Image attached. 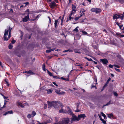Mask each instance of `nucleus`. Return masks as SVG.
<instances>
[{
  "instance_id": "nucleus-1",
  "label": "nucleus",
  "mask_w": 124,
  "mask_h": 124,
  "mask_svg": "<svg viewBox=\"0 0 124 124\" xmlns=\"http://www.w3.org/2000/svg\"><path fill=\"white\" fill-rule=\"evenodd\" d=\"M47 103L48 106V108H49L53 106L56 110H57L59 109V106H64L63 105L62 103L59 102L58 101H53L50 102L47 101Z\"/></svg>"
},
{
  "instance_id": "nucleus-2",
  "label": "nucleus",
  "mask_w": 124,
  "mask_h": 124,
  "mask_svg": "<svg viewBox=\"0 0 124 124\" xmlns=\"http://www.w3.org/2000/svg\"><path fill=\"white\" fill-rule=\"evenodd\" d=\"M61 107H62L61 109L59 110V113H68L70 115H71L73 114V113L71 111V109L69 107H67V109L68 110V111L65 110L64 111H63L62 109L63 107L62 106Z\"/></svg>"
},
{
  "instance_id": "nucleus-3",
  "label": "nucleus",
  "mask_w": 124,
  "mask_h": 124,
  "mask_svg": "<svg viewBox=\"0 0 124 124\" xmlns=\"http://www.w3.org/2000/svg\"><path fill=\"white\" fill-rule=\"evenodd\" d=\"M60 121L61 124H69L70 121V119L68 117L63 118Z\"/></svg>"
},
{
  "instance_id": "nucleus-4",
  "label": "nucleus",
  "mask_w": 124,
  "mask_h": 124,
  "mask_svg": "<svg viewBox=\"0 0 124 124\" xmlns=\"http://www.w3.org/2000/svg\"><path fill=\"white\" fill-rule=\"evenodd\" d=\"M119 18L120 19L122 20L124 18V12L122 14H116L113 16V18L114 19H117Z\"/></svg>"
},
{
  "instance_id": "nucleus-5",
  "label": "nucleus",
  "mask_w": 124,
  "mask_h": 124,
  "mask_svg": "<svg viewBox=\"0 0 124 124\" xmlns=\"http://www.w3.org/2000/svg\"><path fill=\"white\" fill-rule=\"evenodd\" d=\"M25 12H27V15L25 17L23 18V21L24 22H27L29 18V15L30 14V12L29 9H27V10L25 11Z\"/></svg>"
},
{
  "instance_id": "nucleus-6",
  "label": "nucleus",
  "mask_w": 124,
  "mask_h": 124,
  "mask_svg": "<svg viewBox=\"0 0 124 124\" xmlns=\"http://www.w3.org/2000/svg\"><path fill=\"white\" fill-rule=\"evenodd\" d=\"M9 35L8 36V37H6V36L8 35V31L7 29H6L5 31V33L4 34V39H8V38H10L11 37V31H9Z\"/></svg>"
},
{
  "instance_id": "nucleus-7",
  "label": "nucleus",
  "mask_w": 124,
  "mask_h": 124,
  "mask_svg": "<svg viewBox=\"0 0 124 124\" xmlns=\"http://www.w3.org/2000/svg\"><path fill=\"white\" fill-rule=\"evenodd\" d=\"M72 114H73V115L72 116V117L70 118V119L72 121H79L80 120V119L79 118L78 116V117H77L73 114V113Z\"/></svg>"
},
{
  "instance_id": "nucleus-8",
  "label": "nucleus",
  "mask_w": 124,
  "mask_h": 124,
  "mask_svg": "<svg viewBox=\"0 0 124 124\" xmlns=\"http://www.w3.org/2000/svg\"><path fill=\"white\" fill-rule=\"evenodd\" d=\"M91 11L92 12H95L97 13L100 12L101 10L99 8H92L91 9Z\"/></svg>"
},
{
  "instance_id": "nucleus-9",
  "label": "nucleus",
  "mask_w": 124,
  "mask_h": 124,
  "mask_svg": "<svg viewBox=\"0 0 124 124\" xmlns=\"http://www.w3.org/2000/svg\"><path fill=\"white\" fill-rule=\"evenodd\" d=\"M100 61L104 65H107L108 64L107 63L108 62V60L106 58L101 59Z\"/></svg>"
},
{
  "instance_id": "nucleus-10",
  "label": "nucleus",
  "mask_w": 124,
  "mask_h": 124,
  "mask_svg": "<svg viewBox=\"0 0 124 124\" xmlns=\"http://www.w3.org/2000/svg\"><path fill=\"white\" fill-rule=\"evenodd\" d=\"M56 6V3L54 2H51L49 5V6L51 8L53 9L54 7Z\"/></svg>"
},
{
  "instance_id": "nucleus-11",
  "label": "nucleus",
  "mask_w": 124,
  "mask_h": 124,
  "mask_svg": "<svg viewBox=\"0 0 124 124\" xmlns=\"http://www.w3.org/2000/svg\"><path fill=\"white\" fill-rule=\"evenodd\" d=\"M13 112L12 110L8 111L5 112L3 114V115L6 116L7 114H13Z\"/></svg>"
},
{
  "instance_id": "nucleus-12",
  "label": "nucleus",
  "mask_w": 124,
  "mask_h": 124,
  "mask_svg": "<svg viewBox=\"0 0 124 124\" xmlns=\"http://www.w3.org/2000/svg\"><path fill=\"white\" fill-rule=\"evenodd\" d=\"M110 43V44L114 45H116V44L114 39H109Z\"/></svg>"
},
{
  "instance_id": "nucleus-13",
  "label": "nucleus",
  "mask_w": 124,
  "mask_h": 124,
  "mask_svg": "<svg viewBox=\"0 0 124 124\" xmlns=\"http://www.w3.org/2000/svg\"><path fill=\"white\" fill-rule=\"evenodd\" d=\"M23 72L26 73L28 74H35V73L33 72L31 70H29L28 71H25V72Z\"/></svg>"
},
{
  "instance_id": "nucleus-14",
  "label": "nucleus",
  "mask_w": 124,
  "mask_h": 124,
  "mask_svg": "<svg viewBox=\"0 0 124 124\" xmlns=\"http://www.w3.org/2000/svg\"><path fill=\"white\" fill-rule=\"evenodd\" d=\"M78 116L79 118H84L86 117L85 115V114H80V115H78Z\"/></svg>"
},
{
  "instance_id": "nucleus-15",
  "label": "nucleus",
  "mask_w": 124,
  "mask_h": 124,
  "mask_svg": "<svg viewBox=\"0 0 124 124\" xmlns=\"http://www.w3.org/2000/svg\"><path fill=\"white\" fill-rule=\"evenodd\" d=\"M58 19L55 20H54V27L55 28H56L58 24Z\"/></svg>"
},
{
  "instance_id": "nucleus-16",
  "label": "nucleus",
  "mask_w": 124,
  "mask_h": 124,
  "mask_svg": "<svg viewBox=\"0 0 124 124\" xmlns=\"http://www.w3.org/2000/svg\"><path fill=\"white\" fill-rule=\"evenodd\" d=\"M116 36L117 37H120V38H121L122 37H124V35H121V34L120 33H116Z\"/></svg>"
},
{
  "instance_id": "nucleus-17",
  "label": "nucleus",
  "mask_w": 124,
  "mask_h": 124,
  "mask_svg": "<svg viewBox=\"0 0 124 124\" xmlns=\"http://www.w3.org/2000/svg\"><path fill=\"white\" fill-rule=\"evenodd\" d=\"M67 52H73V50L69 49L64 50L63 51V53H65Z\"/></svg>"
},
{
  "instance_id": "nucleus-18",
  "label": "nucleus",
  "mask_w": 124,
  "mask_h": 124,
  "mask_svg": "<svg viewBox=\"0 0 124 124\" xmlns=\"http://www.w3.org/2000/svg\"><path fill=\"white\" fill-rule=\"evenodd\" d=\"M111 100L110 101L108 102L106 104L104 105L103 106H108V105L110 104H113V102H112V103H111Z\"/></svg>"
},
{
  "instance_id": "nucleus-19",
  "label": "nucleus",
  "mask_w": 124,
  "mask_h": 124,
  "mask_svg": "<svg viewBox=\"0 0 124 124\" xmlns=\"http://www.w3.org/2000/svg\"><path fill=\"white\" fill-rule=\"evenodd\" d=\"M36 113L35 111H33L32 112V113L31 114V115L32 117H34L36 115Z\"/></svg>"
},
{
  "instance_id": "nucleus-20",
  "label": "nucleus",
  "mask_w": 124,
  "mask_h": 124,
  "mask_svg": "<svg viewBox=\"0 0 124 124\" xmlns=\"http://www.w3.org/2000/svg\"><path fill=\"white\" fill-rule=\"evenodd\" d=\"M61 78L62 79L66 80L67 81H69V79L68 78H64L63 77H62Z\"/></svg>"
},
{
  "instance_id": "nucleus-21",
  "label": "nucleus",
  "mask_w": 124,
  "mask_h": 124,
  "mask_svg": "<svg viewBox=\"0 0 124 124\" xmlns=\"http://www.w3.org/2000/svg\"><path fill=\"white\" fill-rule=\"evenodd\" d=\"M108 117L109 118H111V117H113V115L112 113L108 114Z\"/></svg>"
},
{
  "instance_id": "nucleus-22",
  "label": "nucleus",
  "mask_w": 124,
  "mask_h": 124,
  "mask_svg": "<svg viewBox=\"0 0 124 124\" xmlns=\"http://www.w3.org/2000/svg\"><path fill=\"white\" fill-rule=\"evenodd\" d=\"M101 116L104 117V119H107V117L106 115L103 112H101Z\"/></svg>"
},
{
  "instance_id": "nucleus-23",
  "label": "nucleus",
  "mask_w": 124,
  "mask_h": 124,
  "mask_svg": "<svg viewBox=\"0 0 124 124\" xmlns=\"http://www.w3.org/2000/svg\"><path fill=\"white\" fill-rule=\"evenodd\" d=\"M47 73L50 76H53V74L50 72L48 70H47Z\"/></svg>"
},
{
  "instance_id": "nucleus-24",
  "label": "nucleus",
  "mask_w": 124,
  "mask_h": 124,
  "mask_svg": "<svg viewBox=\"0 0 124 124\" xmlns=\"http://www.w3.org/2000/svg\"><path fill=\"white\" fill-rule=\"evenodd\" d=\"M47 93L50 94L52 93L53 90L51 89H49L47 90Z\"/></svg>"
},
{
  "instance_id": "nucleus-25",
  "label": "nucleus",
  "mask_w": 124,
  "mask_h": 124,
  "mask_svg": "<svg viewBox=\"0 0 124 124\" xmlns=\"http://www.w3.org/2000/svg\"><path fill=\"white\" fill-rule=\"evenodd\" d=\"M42 69L44 71H46L45 66V63H44L43 64L42 67Z\"/></svg>"
},
{
  "instance_id": "nucleus-26",
  "label": "nucleus",
  "mask_w": 124,
  "mask_h": 124,
  "mask_svg": "<svg viewBox=\"0 0 124 124\" xmlns=\"http://www.w3.org/2000/svg\"><path fill=\"white\" fill-rule=\"evenodd\" d=\"M72 10L73 11H76V7L75 6H74L73 4H72Z\"/></svg>"
},
{
  "instance_id": "nucleus-27",
  "label": "nucleus",
  "mask_w": 124,
  "mask_h": 124,
  "mask_svg": "<svg viewBox=\"0 0 124 124\" xmlns=\"http://www.w3.org/2000/svg\"><path fill=\"white\" fill-rule=\"evenodd\" d=\"M4 81L7 84V85L8 87L9 86V84L8 82V81H7V80L6 79H5L4 80Z\"/></svg>"
},
{
  "instance_id": "nucleus-28",
  "label": "nucleus",
  "mask_w": 124,
  "mask_h": 124,
  "mask_svg": "<svg viewBox=\"0 0 124 124\" xmlns=\"http://www.w3.org/2000/svg\"><path fill=\"white\" fill-rule=\"evenodd\" d=\"M55 92L58 94L59 95H61L62 93L61 92H60V90H56L55 91Z\"/></svg>"
},
{
  "instance_id": "nucleus-29",
  "label": "nucleus",
  "mask_w": 124,
  "mask_h": 124,
  "mask_svg": "<svg viewBox=\"0 0 124 124\" xmlns=\"http://www.w3.org/2000/svg\"><path fill=\"white\" fill-rule=\"evenodd\" d=\"M18 104H19V106L21 107L22 108L24 107V106H23V104L21 103V102L19 103H18Z\"/></svg>"
},
{
  "instance_id": "nucleus-30",
  "label": "nucleus",
  "mask_w": 124,
  "mask_h": 124,
  "mask_svg": "<svg viewBox=\"0 0 124 124\" xmlns=\"http://www.w3.org/2000/svg\"><path fill=\"white\" fill-rule=\"evenodd\" d=\"M13 46L11 44H10L9 45L8 47L9 49H11L12 48Z\"/></svg>"
},
{
  "instance_id": "nucleus-31",
  "label": "nucleus",
  "mask_w": 124,
  "mask_h": 124,
  "mask_svg": "<svg viewBox=\"0 0 124 124\" xmlns=\"http://www.w3.org/2000/svg\"><path fill=\"white\" fill-rule=\"evenodd\" d=\"M71 16H70V15H69V17L68 19V20H72L73 19V18L72 17H71Z\"/></svg>"
},
{
  "instance_id": "nucleus-32",
  "label": "nucleus",
  "mask_w": 124,
  "mask_h": 124,
  "mask_svg": "<svg viewBox=\"0 0 124 124\" xmlns=\"http://www.w3.org/2000/svg\"><path fill=\"white\" fill-rule=\"evenodd\" d=\"M78 28V27L77 26L76 27L75 29L73 30V31H75L78 32V30L77 29Z\"/></svg>"
},
{
  "instance_id": "nucleus-33",
  "label": "nucleus",
  "mask_w": 124,
  "mask_h": 124,
  "mask_svg": "<svg viewBox=\"0 0 124 124\" xmlns=\"http://www.w3.org/2000/svg\"><path fill=\"white\" fill-rule=\"evenodd\" d=\"M117 1H118L121 3H123L124 2V0H116Z\"/></svg>"
},
{
  "instance_id": "nucleus-34",
  "label": "nucleus",
  "mask_w": 124,
  "mask_h": 124,
  "mask_svg": "<svg viewBox=\"0 0 124 124\" xmlns=\"http://www.w3.org/2000/svg\"><path fill=\"white\" fill-rule=\"evenodd\" d=\"M85 58L87 59L89 61H92V62L93 61V60H92V59L91 58L89 59L86 57H85Z\"/></svg>"
},
{
  "instance_id": "nucleus-35",
  "label": "nucleus",
  "mask_w": 124,
  "mask_h": 124,
  "mask_svg": "<svg viewBox=\"0 0 124 124\" xmlns=\"http://www.w3.org/2000/svg\"><path fill=\"white\" fill-rule=\"evenodd\" d=\"M75 12L76 11H73L72 10V11H71L70 14L69 15L70 16H72V14L75 13Z\"/></svg>"
},
{
  "instance_id": "nucleus-36",
  "label": "nucleus",
  "mask_w": 124,
  "mask_h": 124,
  "mask_svg": "<svg viewBox=\"0 0 124 124\" xmlns=\"http://www.w3.org/2000/svg\"><path fill=\"white\" fill-rule=\"evenodd\" d=\"M32 117L31 115L30 114H28V115L27 117L29 119L31 118Z\"/></svg>"
},
{
  "instance_id": "nucleus-37",
  "label": "nucleus",
  "mask_w": 124,
  "mask_h": 124,
  "mask_svg": "<svg viewBox=\"0 0 124 124\" xmlns=\"http://www.w3.org/2000/svg\"><path fill=\"white\" fill-rule=\"evenodd\" d=\"M51 122V121L49 119L47 120L46 121L44 122L45 123H46V124L48 123H50Z\"/></svg>"
},
{
  "instance_id": "nucleus-38",
  "label": "nucleus",
  "mask_w": 124,
  "mask_h": 124,
  "mask_svg": "<svg viewBox=\"0 0 124 124\" xmlns=\"http://www.w3.org/2000/svg\"><path fill=\"white\" fill-rule=\"evenodd\" d=\"M95 84V85H93V84L92 85H91L92 88L95 87V89H97V87L96 86V85L97 84Z\"/></svg>"
},
{
  "instance_id": "nucleus-39",
  "label": "nucleus",
  "mask_w": 124,
  "mask_h": 124,
  "mask_svg": "<svg viewBox=\"0 0 124 124\" xmlns=\"http://www.w3.org/2000/svg\"><path fill=\"white\" fill-rule=\"evenodd\" d=\"M47 107V105L46 104H44V109H46Z\"/></svg>"
},
{
  "instance_id": "nucleus-40",
  "label": "nucleus",
  "mask_w": 124,
  "mask_h": 124,
  "mask_svg": "<svg viewBox=\"0 0 124 124\" xmlns=\"http://www.w3.org/2000/svg\"><path fill=\"white\" fill-rule=\"evenodd\" d=\"M102 120H101L102 121V122L104 124H106V121L104 120L103 119H101Z\"/></svg>"
},
{
  "instance_id": "nucleus-41",
  "label": "nucleus",
  "mask_w": 124,
  "mask_h": 124,
  "mask_svg": "<svg viewBox=\"0 0 124 124\" xmlns=\"http://www.w3.org/2000/svg\"><path fill=\"white\" fill-rule=\"evenodd\" d=\"M114 95L116 97H117L118 96V94L116 92H114L113 93Z\"/></svg>"
},
{
  "instance_id": "nucleus-42",
  "label": "nucleus",
  "mask_w": 124,
  "mask_h": 124,
  "mask_svg": "<svg viewBox=\"0 0 124 124\" xmlns=\"http://www.w3.org/2000/svg\"><path fill=\"white\" fill-rule=\"evenodd\" d=\"M117 57L119 59H120L121 58V56L119 54H118L117 55Z\"/></svg>"
},
{
  "instance_id": "nucleus-43",
  "label": "nucleus",
  "mask_w": 124,
  "mask_h": 124,
  "mask_svg": "<svg viewBox=\"0 0 124 124\" xmlns=\"http://www.w3.org/2000/svg\"><path fill=\"white\" fill-rule=\"evenodd\" d=\"M76 105L77 106V107H76V108L77 109H78L79 108V103H77V104Z\"/></svg>"
},
{
  "instance_id": "nucleus-44",
  "label": "nucleus",
  "mask_w": 124,
  "mask_h": 124,
  "mask_svg": "<svg viewBox=\"0 0 124 124\" xmlns=\"http://www.w3.org/2000/svg\"><path fill=\"white\" fill-rule=\"evenodd\" d=\"M81 17V16H79V17H76L75 18V20H76V21H77V20H78L80 17Z\"/></svg>"
},
{
  "instance_id": "nucleus-45",
  "label": "nucleus",
  "mask_w": 124,
  "mask_h": 124,
  "mask_svg": "<svg viewBox=\"0 0 124 124\" xmlns=\"http://www.w3.org/2000/svg\"><path fill=\"white\" fill-rule=\"evenodd\" d=\"M113 66H114L115 67H116V68H119V66H118V65H116V64H114Z\"/></svg>"
},
{
  "instance_id": "nucleus-46",
  "label": "nucleus",
  "mask_w": 124,
  "mask_h": 124,
  "mask_svg": "<svg viewBox=\"0 0 124 124\" xmlns=\"http://www.w3.org/2000/svg\"><path fill=\"white\" fill-rule=\"evenodd\" d=\"M53 78H54L57 79L59 78V77L56 76H53Z\"/></svg>"
},
{
  "instance_id": "nucleus-47",
  "label": "nucleus",
  "mask_w": 124,
  "mask_h": 124,
  "mask_svg": "<svg viewBox=\"0 0 124 124\" xmlns=\"http://www.w3.org/2000/svg\"><path fill=\"white\" fill-rule=\"evenodd\" d=\"M82 32L84 35H86L87 34V33L85 31H82Z\"/></svg>"
},
{
  "instance_id": "nucleus-48",
  "label": "nucleus",
  "mask_w": 124,
  "mask_h": 124,
  "mask_svg": "<svg viewBox=\"0 0 124 124\" xmlns=\"http://www.w3.org/2000/svg\"><path fill=\"white\" fill-rule=\"evenodd\" d=\"M109 67L111 68H113V66L111 64H109L108 65Z\"/></svg>"
},
{
  "instance_id": "nucleus-49",
  "label": "nucleus",
  "mask_w": 124,
  "mask_h": 124,
  "mask_svg": "<svg viewBox=\"0 0 124 124\" xmlns=\"http://www.w3.org/2000/svg\"><path fill=\"white\" fill-rule=\"evenodd\" d=\"M115 70L117 71L120 72V70L119 69H117L116 68H115Z\"/></svg>"
},
{
  "instance_id": "nucleus-50",
  "label": "nucleus",
  "mask_w": 124,
  "mask_h": 124,
  "mask_svg": "<svg viewBox=\"0 0 124 124\" xmlns=\"http://www.w3.org/2000/svg\"><path fill=\"white\" fill-rule=\"evenodd\" d=\"M105 87H105V86H104V85L101 89V92L102 91L104 90V89Z\"/></svg>"
},
{
  "instance_id": "nucleus-51",
  "label": "nucleus",
  "mask_w": 124,
  "mask_h": 124,
  "mask_svg": "<svg viewBox=\"0 0 124 124\" xmlns=\"http://www.w3.org/2000/svg\"><path fill=\"white\" fill-rule=\"evenodd\" d=\"M46 52L47 53H49L51 51L50 49H49L47 50L46 51Z\"/></svg>"
},
{
  "instance_id": "nucleus-52",
  "label": "nucleus",
  "mask_w": 124,
  "mask_h": 124,
  "mask_svg": "<svg viewBox=\"0 0 124 124\" xmlns=\"http://www.w3.org/2000/svg\"><path fill=\"white\" fill-rule=\"evenodd\" d=\"M111 78H109L107 80V82H108V83H109V81L111 80Z\"/></svg>"
},
{
  "instance_id": "nucleus-53",
  "label": "nucleus",
  "mask_w": 124,
  "mask_h": 124,
  "mask_svg": "<svg viewBox=\"0 0 124 124\" xmlns=\"http://www.w3.org/2000/svg\"><path fill=\"white\" fill-rule=\"evenodd\" d=\"M52 83L54 85H55L56 86H58V85L57 84H56V83L55 82H52Z\"/></svg>"
},
{
  "instance_id": "nucleus-54",
  "label": "nucleus",
  "mask_w": 124,
  "mask_h": 124,
  "mask_svg": "<svg viewBox=\"0 0 124 124\" xmlns=\"http://www.w3.org/2000/svg\"><path fill=\"white\" fill-rule=\"evenodd\" d=\"M80 111V110H79V109H77L75 111V112H79Z\"/></svg>"
},
{
  "instance_id": "nucleus-55",
  "label": "nucleus",
  "mask_w": 124,
  "mask_h": 124,
  "mask_svg": "<svg viewBox=\"0 0 124 124\" xmlns=\"http://www.w3.org/2000/svg\"><path fill=\"white\" fill-rule=\"evenodd\" d=\"M16 42V41L15 40H13L11 41V43L12 44H14Z\"/></svg>"
},
{
  "instance_id": "nucleus-56",
  "label": "nucleus",
  "mask_w": 124,
  "mask_h": 124,
  "mask_svg": "<svg viewBox=\"0 0 124 124\" xmlns=\"http://www.w3.org/2000/svg\"><path fill=\"white\" fill-rule=\"evenodd\" d=\"M82 13L81 14L80 16H81V17L82 16L84 15L85 16V14L84 13Z\"/></svg>"
},
{
  "instance_id": "nucleus-57",
  "label": "nucleus",
  "mask_w": 124,
  "mask_h": 124,
  "mask_svg": "<svg viewBox=\"0 0 124 124\" xmlns=\"http://www.w3.org/2000/svg\"><path fill=\"white\" fill-rule=\"evenodd\" d=\"M12 28H10V26H9V28H8V31H11L12 29Z\"/></svg>"
},
{
  "instance_id": "nucleus-58",
  "label": "nucleus",
  "mask_w": 124,
  "mask_h": 124,
  "mask_svg": "<svg viewBox=\"0 0 124 124\" xmlns=\"http://www.w3.org/2000/svg\"><path fill=\"white\" fill-rule=\"evenodd\" d=\"M53 124H61L60 121L57 123H55Z\"/></svg>"
},
{
  "instance_id": "nucleus-59",
  "label": "nucleus",
  "mask_w": 124,
  "mask_h": 124,
  "mask_svg": "<svg viewBox=\"0 0 124 124\" xmlns=\"http://www.w3.org/2000/svg\"><path fill=\"white\" fill-rule=\"evenodd\" d=\"M6 105V103H4V104L3 106V107H2V108H3L4 107H5V106Z\"/></svg>"
},
{
  "instance_id": "nucleus-60",
  "label": "nucleus",
  "mask_w": 124,
  "mask_h": 124,
  "mask_svg": "<svg viewBox=\"0 0 124 124\" xmlns=\"http://www.w3.org/2000/svg\"><path fill=\"white\" fill-rule=\"evenodd\" d=\"M95 82H96V83H95V84H97V78H95Z\"/></svg>"
},
{
  "instance_id": "nucleus-61",
  "label": "nucleus",
  "mask_w": 124,
  "mask_h": 124,
  "mask_svg": "<svg viewBox=\"0 0 124 124\" xmlns=\"http://www.w3.org/2000/svg\"><path fill=\"white\" fill-rule=\"evenodd\" d=\"M75 51V52L76 53H80V52L78 51H77L76 50H74Z\"/></svg>"
},
{
  "instance_id": "nucleus-62",
  "label": "nucleus",
  "mask_w": 124,
  "mask_h": 124,
  "mask_svg": "<svg viewBox=\"0 0 124 124\" xmlns=\"http://www.w3.org/2000/svg\"><path fill=\"white\" fill-rule=\"evenodd\" d=\"M27 12H25V13L23 14V15H27Z\"/></svg>"
},
{
  "instance_id": "nucleus-63",
  "label": "nucleus",
  "mask_w": 124,
  "mask_h": 124,
  "mask_svg": "<svg viewBox=\"0 0 124 124\" xmlns=\"http://www.w3.org/2000/svg\"><path fill=\"white\" fill-rule=\"evenodd\" d=\"M0 66H1V67H3V66L2 65V63L0 61Z\"/></svg>"
},
{
  "instance_id": "nucleus-64",
  "label": "nucleus",
  "mask_w": 124,
  "mask_h": 124,
  "mask_svg": "<svg viewBox=\"0 0 124 124\" xmlns=\"http://www.w3.org/2000/svg\"><path fill=\"white\" fill-rule=\"evenodd\" d=\"M46 123H45L44 122H42L41 123H39V124H46Z\"/></svg>"
}]
</instances>
